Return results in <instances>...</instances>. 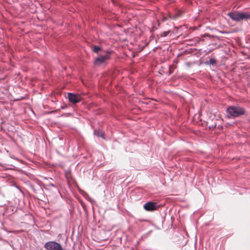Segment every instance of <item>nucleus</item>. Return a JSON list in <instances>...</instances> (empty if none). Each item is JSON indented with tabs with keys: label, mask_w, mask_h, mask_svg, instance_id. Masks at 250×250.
I'll return each instance as SVG.
<instances>
[{
	"label": "nucleus",
	"mask_w": 250,
	"mask_h": 250,
	"mask_svg": "<svg viewBox=\"0 0 250 250\" xmlns=\"http://www.w3.org/2000/svg\"><path fill=\"white\" fill-rule=\"evenodd\" d=\"M228 15L232 20L235 21L250 19V13L248 12H229Z\"/></svg>",
	"instance_id": "obj_1"
},
{
	"label": "nucleus",
	"mask_w": 250,
	"mask_h": 250,
	"mask_svg": "<svg viewBox=\"0 0 250 250\" xmlns=\"http://www.w3.org/2000/svg\"><path fill=\"white\" fill-rule=\"evenodd\" d=\"M227 112L230 116L235 118L244 114L245 110L240 106H231L228 108Z\"/></svg>",
	"instance_id": "obj_2"
},
{
	"label": "nucleus",
	"mask_w": 250,
	"mask_h": 250,
	"mask_svg": "<svg viewBox=\"0 0 250 250\" xmlns=\"http://www.w3.org/2000/svg\"><path fill=\"white\" fill-rule=\"evenodd\" d=\"M44 248L47 250H64L60 243L55 241H49L44 245Z\"/></svg>",
	"instance_id": "obj_3"
},
{
	"label": "nucleus",
	"mask_w": 250,
	"mask_h": 250,
	"mask_svg": "<svg viewBox=\"0 0 250 250\" xmlns=\"http://www.w3.org/2000/svg\"><path fill=\"white\" fill-rule=\"evenodd\" d=\"M110 58V53L107 52L104 55H101L97 57L95 60L94 63L96 65H101L105 62L107 60H109Z\"/></svg>",
	"instance_id": "obj_4"
},
{
	"label": "nucleus",
	"mask_w": 250,
	"mask_h": 250,
	"mask_svg": "<svg viewBox=\"0 0 250 250\" xmlns=\"http://www.w3.org/2000/svg\"><path fill=\"white\" fill-rule=\"evenodd\" d=\"M68 98L69 102L73 104L78 103L82 100V98L80 95L71 93L68 94Z\"/></svg>",
	"instance_id": "obj_5"
},
{
	"label": "nucleus",
	"mask_w": 250,
	"mask_h": 250,
	"mask_svg": "<svg viewBox=\"0 0 250 250\" xmlns=\"http://www.w3.org/2000/svg\"><path fill=\"white\" fill-rule=\"evenodd\" d=\"M144 208L145 210L148 211H151L157 209L156 203L152 202H148L144 205Z\"/></svg>",
	"instance_id": "obj_6"
},
{
	"label": "nucleus",
	"mask_w": 250,
	"mask_h": 250,
	"mask_svg": "<svg viewBox=\"0 0 250 250\" xmlns=\"http://www.w3.org/2000/svg\"><path fill=\"white\" fill-rule=\"evenodd\" d=\"M101 50V48L98 46H94L93 47V51L96 53H98Z\"/></svg>",
	"instance_id": "obj_7"
},
{
	"label": "nucleus",
	"mask_w": 250,
	"mask_h": 250,
	"mask_svg": "<svg viewBox=\"0 0 250 250\" xmlns=\"http://www.w3.org/2000/svg\"><path fill=\"white\" fill-rule=\"evenodd\" d=\"M175 67H174L172 65H170L169 68V74H172L173 71Z\"/></svg>",
	"instance_id": "obj_8"
},
{
	"label": "nucleus",
	"mask_w": 250,
	"mask_h": 250,
	"mask_svg": "<svg viewBox=\"0 0 250 250\" xmlns=\"http://www.w3.org/2000/svg\"><path fill=\"white\" fill-rule=\"evenodd\" d=\"M169 32H170V30L167 31H165L162 33L161 36L162 37H166L168 34V33Z\"/></svg>",
	"instance_id": "obj_9"
},
{
	"label": "nucleus",
	"mask_w": 250,
	"mask_h": 250,
	"mask_svg": "<svg viewBox=\"0 0 250 250\" xmlns=\"http://www.w3.org/2000/svg\"><path fill=\"white\" fill-rule=\"evenodd\" d=\"M95 134H96L98 136H101L102 138H104V134L103 133H101V134H100L99 132L95 131Z\"/></svg>",
	"instance_id": "obj_10"
},
{
	"label": "nucleus",
	"mask_w": 250,
	"mask_h": 250,
	"mask_svg": "<svg viewBox=\"0 0 250 250\" xmlns=\"http://www.w3.org/2000/svg\"><path fill=\"white\" fill-rule=\"evenodd\" d=\"M216 62V60L215 59H210L209 60V63L211 64H213Z\"/></svg>",
	"instance_id": "obj_11"
},
{
	"label": "nucleus",
	"mask_w": 250,
	"mask_h": 250,
	"mask_svg": "<svg viewBox=\"0 0 250 250\" xmlns=\"http://www.w3.org/2000/svg\"><path fill=\"white\" fill-rule=\"evenodd\" d=\"M167 19L166 17H164L163 19V21H165L166 20H167Z\"/></svg>",
	"instance_id": "obj_12"
},
{
	"label": "nucleus",
	"mask_w": 250,
	"mask_h": 250,
	"mask_svg": "<svg viewBox=\"0 0 250 250\" xmlns=\"http://www.w3.org/2000/svg\"><path fill=\"white\" fill-rule=\"evenodd\" d=\"M169 18H171V19H175V18H174L173 17H171V16H169Z\"/></svg>",
	"instance_id": "obj_13"
}]
</instances>
